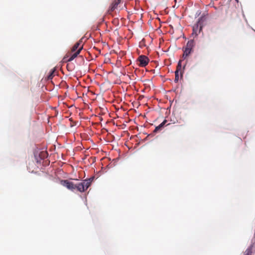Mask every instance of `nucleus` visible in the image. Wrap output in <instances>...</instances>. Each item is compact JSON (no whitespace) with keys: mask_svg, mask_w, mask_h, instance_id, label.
<instances>
[{"mask_svg":"<svg viewBox=\"0 0 255 255\" xmlns=\"http://www.w3.org/2000/svg\"><path fill=\"white\" fill-rule=\"evenodd\" d=\"M138 61H139L138 65L139 66L145 67L148 64L149 62V59L146 56L140 55L138 58Z\"/></svg>","mask_w":255,"mask_h":255,"instance_id":"20e7f679","label":"nucleus"},{"mask_svg":"<svg viewBox=\"0 0 255 255\" xmlns=\"http://www.w3.org/2000/svg\"><path fill=\"white\" fill-rule=\"evenodd\" d=\"M195 42L194 40L188 41L185 47H183V54L182 58L185 59L193 51V48L195 46Z\"/></svg>","mask_w":255,"mask_h":255,"instance_id":"f03ea898","label":"nucleus"},{"mask_svg":"<svg viewBox=\"0 0 255 255\" xmlns=\"http://www.w3.org/2000/svg\"><path fill=\"white\" fill-rule=\"evenodd\" d=\"M82 49H83V46H80L79 47V48L76 52H74V53L71 55V56L70 57V58L68 59H66L67 57H65L63 58V60L65 61H67V62L72 61L76 57H77V56L80 54V52H81V51L82 50Z\"/></svg>","mask_w":255,"mask_h":255,"instance_id":"39448f33","label":"nucleus"},{"mask_svg":"<svg viewBox=\"0 0 255 255\" xmlns=\"http://www.w3.org/2000/svg\"><path fill=\"white\" fill-rule=\"evenodd\" d=\"M121 0H114L111 4L110 10L111 11H113L117 7L118 5L121 3Z\"/></svg>","mask_w":255,"mask_h":255,"instance_id":"423d86ee","label":"nucleus"},{"mask_svg":"<svg viewBox=\"0 0 255 255\" xmlns=\"http://www.w3.org/2000/svg\"><path fill=\"white\" fill-rule=\"evenodd\" d=\"M182 61V60H180L179 61V62L178 63V64H177V67H176V71L180 72V74L181 75V76H182V65H181Z\"/></svg>","mask_w":255,"mask_h":255,"instance_id":"9b49d317","label":"nucleus"},{"mask_svg":"<svg viewBox=\"0 0 255 255\" xmlns=\"http://www.w3.org/2000/svg\"><path fill=\"white\" fill-rule=\"evenodd\" d=\"M252 250L251 249H247L244 255H252Z\"/></svg>","mask_w":255,"mask_h":255,"instance_id":"4468645a","label":"nucleus"},{"mask_svg":"<svg viewBox=\"0 0 255 255\" xmlns=\"http://www.w3.org/2000/svg\"><path fill=\"white\" fill-rule=\"evenodd\" d=\"M236 1L237 2H238V1H239V0H236Z\"/></svg>","mask_w":255,"mask_h":255,"instance_id":"2eb2a0df","label":"nucleus"},{"mask_svg":"<svg viewBox=\"0 0 255 255\" xmlns=\"http://www.w3.org/2000/svg\"><path fill=\"white\" fill-rule=\"evenodd\" d=\"M166 122L167 121L166 120H164V121L162 123H161L158 126L155 128L154 131L156 132L157 131L160 130L162 128H163L165 126Z\"/></svg>","mask_w":255,"mask_h":255,"instance_id":"9d476101","label":"nucleus"},{"mask_svg":"<svg viewBox=\"0 0 255 255\" xmlns=\"http://www.w3.org/2000/svg\"><path fill=\"white\" fill-rule=\"evenodd\" d=\"M55 71V68L51 69V71L50 72L49 75L47 76L48 80H51L53 78V77L54 76Z\"/></svg>","mask_w":255,"mask_h":255,"instance_id":"f8f14e48","label":"nucleus"},{"mask_svg":"<svg viewBox=\"0 0 255 255\" xmlns=\"http://www.w3.org/2000/svg\"><path fill=\"white\" fill-rule=\"evenodd\" d=\"M205 20V17H200L197 23L193 26L192 35H194L195 37H197L202 31Z\"/></svg>","mask_w":255,"mask_h":255,"instance_id":"f257e3e1","label":"nucleus"},{"mask_svg":"<svg viewBox=\"0 0 255 255\" xmlns=\"http://www.w3.org/2000/svg\"><path fill=\"white\" fill-rule=\"evenodd\" d=\"M94 179V177L90 178L88 179L83 180V184L84 185V188L85 190H86L89 186L91 185V184Z\"/></svg>","mask_w":255,"mask_h":255,"instance_id":"0eeeda50","label":"nucleus"},{"mask_svg":"<svg viewBox=\"0 0 255 255\" xmlns=\"http://www.w3.org/2000/svg\"><path fill=\"white\" fill-rule=\"evenodd\" d=\"M76 189L80 192H83L85 191L84 185L83 184V181L76 184Z\"/></svg>","mask_w":255,"mask_h":255,"instance_id":"6e6552de","label":"nucleus"},{"mask_svg":"<svg viewBox=\"0 0 255 255\" xmlns=\"http://www.w3.org/2000/svg\"><path fill=\"white\" fill-rule=\"evenodd\" d=\"M81 46H83V45L81 44V41L80 40L78 42H76L74 44V45L72 47V48L71 49V52H76L79 48V47Z\"/></svg>","mask_w":255,"mask_h":255,"instance_id":"1a4fd4ad","label":"nucleus"},{"mask_svg":"<svg viewBox=\"0 0 255 255\" xmlns=\"http://www.w3.org/2000/svg\"><path fill=\"white\" fill-rule=\"evenodd\" d=\"M60 183L62 185L66 187L69 190L74 191V190L76 189V184L68 180H62Z\"/></svg>","mask_w":255,"mask_h":255,"instance_id":"7ed1b4c3","label":"nucleus"},{"mask_svg":"<svg viewBox=\"0 0 255 255\" xmlns=\"http://www.w3.org/2000/svg\"><path fill=\"white\" fill-rule=\"evenodd\" d=\"M179 71H175V82H177L179 80Z\"/></svg>","mask_w":255,"mask_h":255,"instance_id":"ddd939ff","label":"nucleus"}]
</instances>
